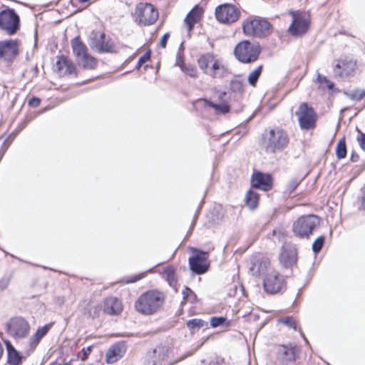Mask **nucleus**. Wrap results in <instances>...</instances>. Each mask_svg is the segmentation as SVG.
I'll return each instance as SVG.
<instances>
[{
    "label": "nucleus",
    "instance_id": "obj_25",
    "mask_svg": "<svg viewBox=\"0 0 365 365\" xmlns=\"http://www.w3.org/2000/svg\"><path fill=\"white\" fill-rule=\"evenodd\" d=\"M56 68L61 74H72L75 73L76 67L73 63L64 56L58 58Z\"/></svg>",
    "mask_w": 365,
    "mask_h": 365
},
{
    "label": "nucleus",
    "instance_id": "obj_24",
    "mask_svg": "<svg viewBox=\"0 0 365 365\" xmlns=\"http://www.w3.org/2000/svg\"><path fill=\"white\" fill-rule=\"evenodd\" d=\"M125 346L123 344H115L106 353V361L113 364L121 358L125 352Z\"/></svg>",
    "mask_w": 365,
    "mask_h": 365
},
{
    "label": "nucleus",
    "instance_id": "obj_45",
    "mask_svg": "<svg viewBox=\"0 0 365 365\" xmlns=\"http://www.w3.org/2000/svg\"><path fill=\"white\" fill-rule=\"evenodd\" d=\"M226 322V318L223 317H213L210 319V324L212 327H217Z\"/></svg>",
    "mask_w": 365,
    "mask_h": 365
},
{
    "label": "nucleus",
    "instance_id": "obj_40",
    "mask_svg": "<svg viewBox=\"0 0 365 365\" xmlns=\"http://www.w3.org/2000/svg\"><path fill=\"white\" fill-rule=\"evenodd\" d=\"M186 324L190 329H195L202 327L207 323L200 319H192L188 320Z\"/></svg>",
    "mask_w": 365,
    "mask_h": 365
},
{
    "label": "nucleus",
    "instance_id": "obj_26",
    "mask_svg": "<svg viewBox=\"0 0 365 365\" xmlns=\"http://www.w3.org/2000/svg\"><path fill=\"white\" fill-rule=\"evenodd\" d=\"M7 350V362L9 365H19L22 361V356L13 346L9 341H4Z\"/></svg>",
    "mask_w": 365,
    "mask_h": 365
},
{
    "label": "nucleus",
    "instance_id": "obj_35",
    "mask_svg": "<svg viewBox=\"0 0 365 365\" xmlns=\"http://www.w3.org/2000/svg\"><path fill=\"white\" fill-rule=\"evenodd\" d=\"M230 73V72L229 71L227 67L225 65L223 61L222 60L215 72L212 73V77L214 78H222L227 77Z\"/></svg>",
    "mask_w": 365,
    "mask_h": 365
},
{
    "label": "nucleus",
    "instance_id": "obj_44",
    "mask_svg": "<svg viewBox=\"0 0 365 365\" xmlns=\"http://www.w3.org/2000/svg\"><path fill=\"white\" fill-rule=\"evenodd\" d=\"M300 181L297 179V178H294V179H292L288 183H287V187H286V192H287L288 194H291L293 192V191L297 187V186L299 185Z\"/></svg>",
    "mask_w": 365,
    "mask_h": 365
},
{
    "label": "nucleus",
    "instance_id": "obj_55",
    "mask_svg": "<svg viewBox=\"0 0 365 365\" xmlns=\"http://www.w3.org/2000/svg\"><path fill=\"white\" fill-rule=\"evenodd\" d=\"M7 282H0V288L1 289H4L7 287Z\"/></svg>",
    "mask_w": 365,
    "mask_h": 365
},
{
    "label": "nucleus",
    "instance_id": "obj_52",
    "mask_svg": "<svg viewBox=\"0 0 365 365\" xmlns=\"http://www.w3.org/2000/svg\"><path fill=\"white\" fill-rule=\"evenodd\" d=\"M361 192H362V196L361 197V200H360V202H361L360 209L365 210V184L363 186V187L361 188Z\"/></svg>",
    "mask_w": 365,
    "mask_h": 365
},
{
    "label": "nucleus",
    "instance_id": "obj_20",
    "mask_svg": "<svg viewBox=\"0 0 365 365\" xmlns=\"http://www.w3.org/2000/svg\"><path fill=\"white\" fill-rule=\"evenodd\" d=\"M297 249L292 244H284L282 247L279 262L284 267H290L297 262Z\"/></svg>",
    "mask_w": 365,
    "mask_h": 365
},
{
    "label": "nucleus",
    "instance_id": "obj_47",
    "mask_svg": "<svg viewBox=\"0 0 365 365\" xmlns=\"http://www.w3.org/2000/svg\"><path fill=\"white\" fill-rule=\"evenodd\" d=\"M317 80L319 83H324L327 84V87L329 89H331L334 87V83H331L326 76H322L321 74H318Z\"/></svg>",
    "mask_w": 365,
    "mask_h": 365
},
{
    "label": "nucleus",
    "instance_id": "obj_10",
    "mask_svg": "<svg viewBox=\"0 0 365 365\" xmlns=\"http://www.w3.org/2000/svg\"><path fill=\"white\" fill-rule=\"evenodd\" d=\"M19 17L12 9H7L0 12V29L9 35L15 34L19 29Z\"/></svg>",
    "mask_w": 365,
    "mask_h": 365
},
{
    "label": "nucleus",
    "instance_id": "obj_60",
    "mask_svg": "<svg viewBox=\"0 0 365 365\" xmlns=\"http://www.w3.org/2000/svg\"><path fill=\"white\" fill-rule=\"evenodd\" d=\"M153 269L154 268H152V269H149L148 272H153Z\"/></svg>",
    "mask_w": 365,
    "mask_h": 365
},
{
    "label": "nucleus",
    "instance_id": "obj_15",
    "mask_svg": "<svg viewBox=\"0 0 365 365\" xmlns=\"http://www.w3.org/2000/svg\"><path fill=\"white\" fill-rule=\"evenodd\" d=\"M292 21L289 27V33L294 36H301L307 33L309 27V21L304 14L291 11Z\"/></svg>",
    "mask_w": 365,
    "mask_h": 365
},
{
    "label": "nucleus",
    "instance_id": "obj_14",
    "mask_svg": "<svg viewBox=\"0 0 365 365\" xmlns=\"http://www.w3.org/2000/svg\"><path fill=\"white\" fill-rule=\"evenodd\" d=\"M192 250L195 255L189 258L190 269L197 274H202L206 272L209 268L210 264L207 261L209 253L195 248Z\"/></svg>",
    "mask_w": 365,
    "mask_h": 365
},
{
    "label": "nucleus",
    "instance_id": "obj_56",
    "mask_svg": "<svg viewBox=\"0 0 365 365\" xmlns=\"http://www.w3.org/2000/svg\"><path fill=\"white\" fill-rule=\"evenodd\" d=\"M211 67L210 63H207V68H200L205 74H207V71L209 69V68Z\"/></svg>",
    "mask_w": 365,
    "mask_h": 365
},
{
    "label": "nucleus",
    "instance_id": "obj_49",
    "mask_svg": "<svg viewBox=\"0 0 365 365\" xmlns=\"http://www.w3.org/2000/svg\"><path fill=\"white\" fill-rule=\"evenodd\" d=\"M150 58V51L146 52L144 53L139 59L138 62V67H140L144 63L148 61Z\"/></svg>",
    "mask_w": 365,
    "mask_h": 365
},
{
    "label": "nucleus",
    "instance_id": "obj_7",
    "mask_svg": "<svg viewBox=\"0 0 365 365\" xmlns=\"http://www.w3.org/2000/svg\"><path fill=\"white\" fill-rule=\"evenodd\" d=\"M8 334L16 340L26 338L30 332L29 323L21 317L10 319L6 324Z\"/></svg>",
    "mask_w": 365,
    "mask_h": 365
},
{
    "label": "nucleus",
    "instance_id": "obj_22",
    "mask_svg": "<svg viewBox=\"0 0 365 365\" xmlns=\"http://www.w3.org/2000/svg\"><path fill=\"white\" fill-rule=\"evenodd\" d=\"M253 187L261 189L264 191L269 190L272 187V178L269 174L261 172L254 173L251 179Z\"/></svg>",
    "mask_w": 365,
    "mask_h": 365
},
{
    "label": "nucleus",
    "instance_id": "obj_61",
    "mask_svg": "<svg viewBox=\"0 0 365 365\" xmlns=\"http://www.w3.org/2000/svg\"><path fill=\"white\" fill-rule=\"evenodd\" d=\"M81 1H83V2H86V1H88V0H80Z\"/></svg>",
    "mask_w": 365,
    "mask_h": 365
},
{
    "label": "nucleus",
    "instance_id": "obj_31",
    "mask_svg": "<svg viewBox=\"0 0 365 365\" xmlns=\"http://www.w3.org/2000/svg\"><path fill=\"white\" fill-rule=\"evenodd\" d=\"M77 61L81 66L86 69H93L97 65L96 59L88 53H86Z\"/></svg>",
    "mask_w": 365,
    "mask_h": 365
},
{
    "label": "nucleus",
    "instance_id": "obj_9",
    "mask_svg": "<svg viewBox=\"0 0 365 365\" xmlns=\"http://www.w3.org/2000/svg\"><path fill=\"white\" fill-rule=\"evenodd\" d=\"M91 48L98 53H114L116 51L115 46L111 39L106 40L104 33L93 31L89 38Z\"/></svg>",
    "mask_w": 365,
    "mask_h": 365
},
{
    "label": "nucleus",
    "instance_id": "obj_37",
    "mask_svg": "<svg viewBox=\"0 0 365 365\" xmlns=\"http://www.w3.org/2000/svg\"><path fill=\"white\" fill-rule=\"evenodd\" d=\"M262 66H259L252 71L248 76L247 81L250 85L255 86L262 73Z\"/></svg>",
    "mask_w": 365,
    "mask_h": 365
},
{
    "label": "nucleus",
    "instance_id": "obj_4",
    "mask_svg": "<svg viewBox=\"0 0 365 365\" xmlns=\"http://www.w3.org/2000/svg\"><path fill=\"white\" fill-rule=\"evenodd\" d=\"M319 225V218L317 215H304L293 223L292 230L298 237L309 238Z\"/></svg>",
    "mask_w": 365,
    "mask_h": 365
},
{
    "label": "nucleus",
    "instance_id": "obj_23",
    "mask_svg": "<svg viewBox=\"0 0 365 365\" xmlns=\"http://www.w3.org/2000/svg\"><path fill=\"white\" fill-rule=\"evenodd\" d=\"M103 312L109 315H118L123 311L121 302L116 297H109L105 299L103 306Z\"/></svg>",
    "mask_w": 365,
    "mask_h": 365
},
{
    "label": "nucleus",
    "instance_id": "obj_5",
    "mask_svg": "<svg viewBox=\"0 0 365 365\" xmlns=\"http://www.w3.org/2000/svg\"><path fill=\"white\" fill-rule=\"evenodd\" d=\"M261 52L257 43L243 41L239 43L235 48V56L240 62L250 63L255 61Z\"/></svg>",
    "mask_w": 365,
    "mask_h": 365
},
{
    "label": "nucleus",
    "instance_id": "obj_21",
    "mask_svg": "<svg viewBox=\"0 0 365 365\" xmlns=\"http://www.w3.org/2000/svg\"><path fill=\"white\" fill-rule=\"evenodd\" d=\"M221 61L222 59L217 58L213 53H207L199 58L197 63L200 68H207V63H210L211 67L207 69V75L212 77V73L215 72Z\"/></svg>",
    "mask_w": 365,
    "mask_h": 365
},
{
    "label": "nucleus",
    "instance_id": "obj_12",
    "mask_svg": "<svg viewBox=\"0 0 365 365\" xmlns=\"http://www.w3.org/2000/svg\"><path fill=\"white\" fill-rule=\"evenodd\" d=\"M264 290L269 294H276L281 292L284 287V277L274 269H269L263 279Z\"/></svg>",
    "mask_w": 365,
    "mask_h": 365
},
{
    "label": "nucleus",
    "instance_id": "obj_48",
    "mask_svg": "<svg viewBox=\"0 0 365 365\" xmlns=\"http://www.w3.org/2000/svg\"><path fill=\"white\" fill-rule=\"evenodd\" d=\"M182 294H183V299L185 300H191L192 298L195 297V295H194L192 291L188 287H185L182 290Z\"/></svg>",
    "mask_w": 365,
    "mask_h": 365
},
{
    "label": "nucleus",
    "instance_id": "obj_42",
    "mask_svg": "<svg viewBox=\"0 0 365 365\" xmlns=\"http://www.w3.org/2000/svg\"><path fill=\"white\" fill-rule=\"evenodd\" d=\"M348 97L354 101H360L365 96V89H356L347 94Z\"/></svg>",
    "mask_w": 365,
    "mask_h": 365
},
{
    "label": "nucleus",
    "instance_id": "obj_62",
    "mask_svg": "<svg viewBox=\"0 0 365 365\" xmlns=\"http://www.w3.org/2000/svg\"><path fill=\"white\" fill-rule=\"evenodd\" d=\"M195 220L192 222V226L195 225Z\"/></svg>",
    "mask_w": 365,
    "mask_h": 365
},
{
    "label": "nucleus",
    "instance_id": "obj_32",
    "mask_svg": "<svg viewBox=\"0 0 365 365\" xmlns=\"http://www.w3.org/2000/svg\"><path fill=\"white\" fill-rule=\"evenodd\" d=\"M163 272L169 285L173 288L176 287L177 279L175 277V269L173 266H168L164 268Z\"/></svg>",
    "mask_w": 365,
    "mask_h": 365
},
{
    "label": "nucleus",
    "instance_id": "obj_59",
    "mask_svg": "<svg viewBox=\"0 0 365 365\" xmlns=\"http://www.w3.org/2000/svg\"><path fill=\"white\" fill-rule=\"evenodd\" d=\"M357 158H358V156H355V155H352L351 157V159L352 161L355 162V161H356Z\"/></svg>",
    "mask_w": 365,
    "mask_h": 365
},
{
    "label": "nucleus",
    "instance_id": "obj_33",
    "mask_svg": "<svg viewBox=\"0 0 365 365\" xmlns=\"http://www.w3.org/2000/svg\"><path fill=\"white\" fill-rule=\"evenodd\" d=\"M205 104L215 110L217 114H225L230 111V106L227 103H214L210 101L205 100Z\"/></svg>",
    "mask_w": 365,
    "mask_h": 365
},
{
    "label": "nucleus",
    "instance_id": "obj_17",
    "mask_svg": "<svg viewBox=\"0 0 365 365\" xmlns=\"http://www.w3.org/2000/svg\"><path fill=\"white\" fill-rule=\"evenodd\" d=\"M272 269L270 267L269 260L262 256H253L250 259L249 271L253 276H265L269 269Z\"/></svg>",
    "mask_w": 365,
    "mask_h": 365
},
{
    "label": "nucleus",
    "instance_id": "obj_8",
    "mask_svg": "<svg viewBox=\"0 0 365 365\" xmlns=\"http://www.w3.org/2000/svg\"><path fill=\"white\" fill-rule=\"evenodd\" d=\"M295 115L298 118L299 128L303 130H312L316 127L317 115L307 103H302Z\"/></svg>",
    "mask_w": 365,
    "mask_h": 365
},
{
    "label": "nucleus",
    "instance_id": "obj_43",
    "mask_svg": "<svg viewBox=\"0 0 365 365\" xmlns=\"http://www.w3.org/2000/svg\"><path fill=\"white\" fill-rule=\"evenodd\" d=\"M324 242V238L323 236L317 237L312 244V250L314 252H319L322 250Z\"/></svg>",
    "mask_w": 365,
    "mask_h": 365
},
{
    "label": "nucleus",
    "instance_id": "obj_58",
    "mask_svg": "<svg viewBox=\"0 0 365 365\" xmlns=\"http://www.w3.org/2000/svg\"><path fill=\"white\" fill-rule=\"evenodd\" d=\"M226 96V92H222V93H220L219 94V98H220V99H222V98H223L224 96Z\"/></svg>",
    "mask_w": 365,
    "mask_h": 365
},
{
    "label": "nucleus",
    "instance_id": "obj_54",
    "mask_svg": "<svg viewBox=\"0 0 365 365\" xmlns=\"http://www.w3.org/2000/svg\"><path fill=\"white\" fill-rule=\"evenodd\" d=\"M361 148L365 150V134L362 135L361 140L360 142Z\"/></svg>",
    "mask_w": 365,
    "mask_h": 365
},
{
    "label": "nucleus",
    "instance_id": "obj_28",
    "mask_svg": "<svg viewBox=\"0 0 365 365\" xmlns=\"http://www.w3.org/2000/svg\"><path fill=\"white\" fill-rule=\"evenodd\" d=\"M71 46L77 60L88 53L86 46L81 41L79 37H76L71 41Z\"/></svg>",
    "mask_w": 365,
    "mask_h": 365
},
{
    "label": "nucleus",
    "instance_id": "obj_16",
    "mask_svg": "<svg viewBox=\"0 0 365 365\" xmlns=\"http://www.w3.org/2000/svg\"><path fill=\"white\" fill-rule=\"evenodd\" d=\"M215 16L222 23H233L239 19L240 11L234 5L225 4L216 8Z\"/></svg>",
    "mask_w": 365,
    "mask_h": 365
},
{
    "label": "nucleus",
    "instance_id": "obj_41",
    "mask_svg": "<svg viewBox=\"0 0 365 365\" xmlns=\"http://www.w3.org/2000/svg\"><path fill=\"white\" fill-rule=\"evenodd\" d=\"M177 64L180 66L181 70L183 72H185L187 75H189L191 77L195 78L197 77V69L194 66L188 65L185 66L184 64H179L178 62H177Z\"/></svg>",
    "mask_w": 365,
    "mask_h": 365
},
{
    "label": "nucleus",
    "instance_id": "obj_53",
    "mask_svg": "<svg viewBox=\"0 0 365 365\" xmlns=\"http://www.w3.org/2000/svg\"><path fill=\"white\" fill-rule=\"evenodd\" d=\"M169 38V34L166 33L165 34L160 38V46L163 48H165L168 40Z\"/></svg>",
    "mask_w": 365,
    "mask_h": 365
},
{
    "label": "nucleus",
    "instance_id": "obj_36",
    "mask_svg": "<svg viewBox=\"0 0 365 365\" xmlns=\"http://www.w3.org/2000/svg\"><path fill=\"white\" fill-rule=\"evenodd\" d=\"M230 89L235 93H242L244 91V83L240 76L235 77L230 82Z\"/></svg>",
    "mask_w": 365,
    "mask_h": 365
},
{
    "label": "nucleus",
    "instance_id": "obj_18",
    "mask_svg": "<svg viewBox=\"0 0 365 365\" xmlns=\"http://www.w3.org/2000/svg\"><path fill=\"white\" fill-rule=\"evenodd\" d=\"M298 349L295 344L281 345L277 350V360L282 364L294 361L297 356Z\"/></svg>",
    "mask_w": 365,
    "mask_h": 365
},
{
    "label": "nucleus",
    "instance_id": "obj_46",
    "mask_svg": "<svg viewBox=\"0 0 365 365\" xmlns=\"http://www.w3.org/2000/svg\"><path fill=\"white\" fill-rule=\"evenodd\" d=\"M92 351V346H87L86 348H83L81 351H80L78 354V357L81 359L82 361H85L88 356L91 353Z\"/></svg>",
    "mask_w": 365,
    "mask_h": 365
},
{
    "label": "nucleus",
    "instance_id": "obj_13",
    "mask_svg": "<svg viewBox=\"0 0 365 365\" xmlns=\"http://www.w3.org/2000/svg\"><path fill=\"white\" fill-rule=\"evenodd\" d=\"M20 41L6 40L0 41V61L11 63L19 54Z\"/></svg>",
    "mask_w": 365,
    "mask_h": 365
},
{
    "label": "nucleus",
    "instance_id": "obj_34",
    "mask_svg": "<svg viewBox=\"0 0 365 365\" xmlns=\"http://www.w3.org/2000/svg\"><path fill=\"white\" fill-rule=\"evenodd\" d=\"M246 205L252 210L257 207L258 203V194L252 190H249L246 195Z\"/></svg>",
    "mask_w": 365,
    "mask_h": 365
},
{
    "label": "nucleus",
    "instance_id": "obj_38",
    "mask_svg": "<svg viewBox=\"0 0 365 365\" xmlns=\"http://www.w3.org/2000/svg\"><path fill=\"white\" fill-rule=\"evenodd\" d=\"M336 155L338 159H342L346 157V147L344 139L340 140L336 147Z\"/></svg>",
    "mask_w": 365,
    "mask_h": 365
},
{
    "label": "nucleus",
    "instance_id": "obj_2",
    "mask_svg": "<svg viewBox=\"0 0 365 365\" xmlns=\"http://www.w3.org/2000/svg\"><path fill=\"white\" fill-rule=\"evenodd\" d=\"M164 294L157 290H150L143 293L135 301L136 311L144 315H151L157 312L163 306Z\"/></svg>",
    "mask_w": 365,
    "mask_h": 365
},
{
    "label": "nucleus",
    "instance_id": "obj_1",
    "mask_svg": "<svg viewBox=\"0 0 365 365\" xmlns=\"http://www.w3.org/2000/svg\"><path fill=\"white\" fill-rule=\"evenodd\" d=\"M207 337H203L197 343V346L192 351L180 356H175L174 349L166 344L156 346L152 351H148L146 356L145 365H173L188 356L192 355L207 341Z\"/></svg>",
    "mask_w": 365,
    "mask_h": 365
},
{
    "label": "nucleus",
    "instance_id": "obj_39",
    "mask_svg": "<svg viewBox=\"0 0 365 365\" xmlns=\"http://www.w3.org/2000/svg\"><path fill=\"white\" fill-rule=\"evenodd\" d=\"M277 322L279 324H283L286 327L292 329L294 331L297 330V323L292 317H286L284 318H280L277 320Z\"/></svg>",
    "mask_w": 365,
    "mask_h": 365
},
{
    "label": "nucleus",
    "instance_id": "obj_50",
    "mask_svg": "<svg viewBox=\"0 0 365 365\" xmlns=\"http://www.w3.org/2000/svg\"><path fill=\"white\" fill-rule=\"evenodd\" d=\"M146 276V272L140 273L138 275L131 277L128 281L127 283H133L143 278H144Z\"/></svg>",
    "mask_w": 365,
    "mask_h": 365
},
{
    "label": "nucleus",
    "instance_id": "obj_19",
    "mask_svg": "<svg viewBox=\"0 0 365 365\" xmlns=\"http://www.w3.org/2000/svg\"><path fill=\"white\" fill-rule=\"evenodd\" d=\"M356 68V63L349 57L340 58L334 68L336 76L341 78L351 75Z\"/></svg>",
    "mask_w": 365,
    "mask_h": 365
},
{
    "label": "nucleus",
    "instance_id": "obj_27",
    "mask_svg": "<svg viewBox=\"0 0 365 365\" xmlns=\"http://www.w3.org/2000/svg\"><path fill=\"white\" fill-rule=\"evenodd\" d=\"M202 9L198 6H195L186 16L185 23L188 27V30L191 31L195 25L200 19L202 14Z\"/></svg>",
    "mask_w": 365,
    "mask_h": 365
},
{
    "label": "nucleus",
    "instance_id": "obj_57",
    "mask_svg": "<svg viewBox=\"0 0 365 365\" xmlns=\"http://www.w3.org/2000/svg\"><path fill=\"white\" fill-rule=\"evenodd\" d=\"M208 365H220V363L217 361H211Z\"/></svg>",
    "mask_w": 365,
    "mask_h": 365
},
{
    "label": "nucleus",
    "instance_id": "obj_11",
    "mask_svg": "<svg viewBox=\"0 0 365 365\" xmlns=\"http://www.w3.org/2000/svg\"><path fill=\"white\" fill-rule=\"evenodd\" d=\"M270 24L264 19L247 20L243 24V31L247 36L261 37L266 36L269 31Z\"/></svg>",
    "mask_w": 365,
    "mask_h": 365
},
{
    "label": "nucleus",
    "instance_id": "obj_29",
    "mask_svg": "<svg viewBox=\"0 0 365 365\" xmlns=\"http://www.w3.org/2000/svg\"><path fill=\"white\" fill-rule=\"evenodd\" d=\"M83 307V314L88 317L95 318L98 315L100 307L92 301H84L82 304Z\"/></svg>",
    "mask_w": 365,
    "mask_h": 365
},
{
    "label": "nucleus",
    "instance_id": "obj_6",
    "mask_svg": "<svg viewBox=\"0 0 365 365\" xmlns=\"http://www.w3.org/2000/svg\"><path fill=\"white\" fill-rule=\"evenodd\" d=\"M158 18V11L149 3H139L134 13L135 21L140 26H145L153 24Z\"/></svg>",
    "mask_w": 365,
    "mask_h": 365
},
{
    "label": "nucleus",
    "instance_id": "obj_30",
    "mask_svg": "<svg viewBox=\"0 0 365 365\" xmlns=\"http://www.w3.org/2000/svg\"><path fill=\"white\" fill-rule=\"evenodd\" d=\"M49 326L45 325L37 329L36 333L29 339V346L32 349H34L41 339L48 333Z\"/></svg>",
    "mask_w": 365,
    "mask_h": 365
},
{
    "label": "nucleus",
    "instance_id": "obj_3",
    "mask_svg": "<svg viewBox=\"0 0 365 365\" xmlns=\"http://www.w3.org/2000/svg\"><path fill=\"white\" fill-rule=\"evenodd\" d=\"M289 138L287 133L277 128L270 129L262 136V149L267 154H274L282 151L288 145Z\"/></svg>",
    "mask_w": 365,
    "mask_h": 365
},
{
    "label": "nucleus",
    "instance_id": "obj_51",
    "mask_svg": "<svg viewBox=\"0 0 365 365\" xmlns=\"http://www.w3.org/2000/svg\"><path fill=\"white\" fill-rule=\"evenodd\" d=\"M41 100L38 98L33 97L29 101V105L31 107H37L40 105Z\"/></svg>",
    "mask_w": 365,
    "mask_h": 365
}]
</instances>
